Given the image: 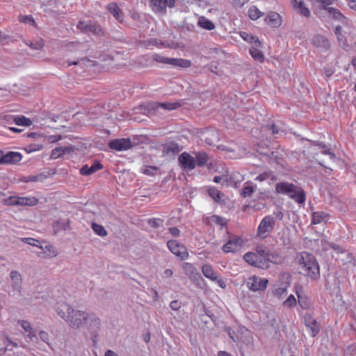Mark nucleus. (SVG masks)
I'll return each instance as SVG.
<instances>
[{
  "label": "nucleus",
  "mask_w": 356,
  "mask_h": 356,
  "mask_svg": "<svg viewBox=\"0 0 356 356\" xmlns=\"http://www.w3.org/2000/svg\"><path fill=\"white\" fill-rule=\"evenodd\" d=\"M14 122L16 124L21 126H30L32 124V121L24 115L16 116Z\"/></svg>",
  "instance_id": "72a5a7b5"
},
{
  "label": "nucleus",
  "mask_w": 356,
  "mask_h": 356,
  "mask_svg": "<svg viewBox=\"0 0 356 356\" xmlns=\"http://www.w3.org/2000/svg\"><path fill=\"white\" fill-rule=\"evenodd\" d=\"M295 261L299 265L302 273L312 280H317L320 277V267L316 257L307 252H302L296 254Z\"/></svg>",
  "instance_id": "f03ea898"
},
{
  "label": "nucleus",
  "mask_w": 356,
  "mask_h": 356,
  "mask_svg": "<svg viewBox=\"0 0 356 356\" xmlns=\"http://www.w3.org/2000/svg\"><path fill=\"white\" fill-rule=\"evenodd\" d=\"M39 178H40L39 175H33V176L24 177L21 180L23 182L38 181L39 180Z\"/></svg>",
  "instance_id": "bf43d9fd"
},
{
  "label": "nucleus",
  "mask_w": 356,
  "mask_h": 356,
  "mask_svg": "<svg viewBox=\"0 0 356 356\" xmlns=\"http://www.w3.org/2000/svg\"><path fill=\"white\" fill-rule=\"evenodd\" d=\"M283 305L287 307H293L296 305V300L295 296L291 294L283 302Z\"/></svg>",
  "instance_id": "49530a36"
},
{
  "label": "nucleus",
  "mask_w": 356,
  "mask_h": 356,
  "mask_svg": "<svg viewBox=\"0 0 356 356\" xmlns=\"http://www.w3.org/2000/svg\"><path fill=\"white\" fill-rule=\"evenodd\" d=\"M266 24L273 28L281 26L282 19L280 15L276 12H270L264 19Z\"/></svg>",
  "instance_id": "aec40b11"
},
{
  "label": "nucleus",
  "mask_w": 356,
  "mask_h": 356,
  "mask_svg": "<svg viewBox=\"0 0 356 356\" xmlns=\"http://www.w3.org/2000/svg\"><path fill=\"white\" fill-rule=\"evenodd\" d=\"M328 215L326 213L324 212H314L313 213V217H312V223L319 224L323 221H326L327 219Z\"/></svg>",
  "instance_id": "c756f323"
},
{
  "label": "nucleus",
  "mask_w": 356,
  "mask_h": 356,
  "mask_svg": "<svg viewBox=\"0 0 356 356\" xmlns=\"http://www.w3.org/2000/svg\"><path fill=\"white\" fill-rule=\"evenodd\" d=\"M108 10L109 12L114 16V17L119 21L120 22H122L123 21V14L120 8L118 7L117 3H111L107 6Z\"/></svg>",
  "instance_id": "bb28decb"
},
{
  "label": "nucleus",
  "mask_w": 356,
  "mask_h": 356,
  "mask_svg": "<svg viewBox=\"0 0 356 356\" xmlns=\"http://www.w3.org/2000/svg\"><path fill=\"white\" fill-rule=\"evenodd\" d=\"M243 241L239 237L231 238L222 248L225 252H235L242 246Z\"/></svg>",
  "instance_id": "dca6fc26"
},
{
  "label": "nucleus",
  "mask_w": 356,
  "mask_h": 356,
  "mask_svg": "<svg viewBox=\"0 0 356 356\" xmlns=\"http://www.w3.org/2000/svg\"><path fill=\"white\" fill-rule=\"evenodd\" d=\"M169 232L175 237H177L180 235V230L177 227H170Z\"/></svg>",
  "instance_id": "e2e57ef3"
},
{
  "label": "nucleus",
  "mask_w": 356,
  "mask_h": 356,
  "mask_svg": "<svg viewBox=\"0 0 356 356\" xmlns=\"http://www.w3.org/2000/svg\"><path fill=\"white\" fill-rule=\"evenodd\" d=\"M249 52H250V55L252 56V57L255 60H257L259 63H263L264 61V56L262 51L260 49H259L257 47L252 46L249 49Z\"/></svg>",
  "instance_id": "c85d7f7f"
},
{
  "label": "nucleus",
  "mask_w": 356,
  "mask_h": 356,
  "mask_svg": "<svg viewBox=\"0 0 356 356\" xmlns=\"http://www.w3.org/2000/svg\"><path fill=\"white\" fill-rule=\"evenodd\" d=\"M211 221L214 222L216 225H220L222 227L225 226L227 224V221L225 218L219 216H212L211 217Z\"/></svg>",
  "instance_id": "79ce46f5"
},
{
  "label": "nucleus",
  "mask_w": 356,
  "mask_h": 356,
  "mask_svg": "<svg viewBox=\"0 0 356 356\" xmlns=\"http://www.w3.org/2000/svg\"><path fill=\"white\" fill-rule=\"evenodd\" d=\"M195 159L196 161V164L198 166H204L207 162L209 161V156L204 152H195Z\"/></svg>",
  "instance_id": "cd10ccee"
},
{
  "label": "nucleus",
  "mask_w": 356,
  "mask_h": 356,
  "mask_svg": "<svg viewBox=\"0 0 356 356\" xmlns=\"http://www.w3.org/2000/svg\"><path fill=\"white\" fill-rule=\"evenodd\" d=\"M268 283L267 279L253 275L248 278L247 281V286L252 291H264Z\"/></svg>",
  "instance_id": "1a4fd4ad"
},
{
  "label": "nucleus",
  "mask_w": 356,
  "mask_h": 356,
  "mask_svg": "<svg viewBox=\"0 0 356 356\" xmlns=\"http://www.w3.org/2000/svg\"><path fill=\"white\" fill-rule=\"evenodd\" d=\"M314 3H318V6L320 8L326 10L328 13V9L330 5H332L333 3V0H312Z\"/></svg>",
  "instance_id": "a19ab883"
},
{
  "label": "nucleus",
  "mask_w": 356,
  "mask_h": 356,
  "mask_svg": "<svg viewBox=\"0 0 356 356\" xmlns=\"http://www.w3.org/2000/svg\"><path fill=\"white\" fill-rule=\"evenodd\" d=\"M314 145H318L320 147H321L323 149V153L325 154H328L331 159H335L334 154L333 152H330V149L326 145H325L324 143H321V142L315 141L314 143Z\"/></svg>",
  "instance_id": "4c0bfd02"
},
{
  "label": "nucleus",
  "mask_w": 356,
  "mask_h": 356,
  "mask_svg": "<svg viewBox=\"0 0 356 356\" xmlns=\"http://www.w3.org/2000/svg\"><path fill=\"white\" fill-rule=\"evenodd\" d=\"M100 57H102V58L101 59L102 60H113L115 59V56L113 54L101 55L99 56V58Z\"/></svg>",
  "instance_id": "69168bd1"
},
{
  "label": "nucleus",
  "mask_w": 356,
  "mask_h": 356,
  "mask_svg": "<svg viewBox=\"0 0 356 356\" xmlns=\"http://www.w3.org/2000/svg\"><path fill=\"white\" fill-rule=\"evenodd\" d=\"M173 275V271L171 269H166L163 272V277L165 278L171 277Z\"/></svg>",
  "instance_id": "338daca9"
},
{
  "label": "nucleus",
  "mask_w": 356,
  "mask_h": 356,
  "mask_svg": "<svg viewBox=\"0 0 356 356\" xmlns=\"http://www.w3.org/2000/svg\"><path fill=\"white\" fill-rule=\"evenodd\" d=\"M157 170V167L155 166H146L143 172L147 175L154 176Z\"/></svg>",
  "instance_id": "864d4df0"
},
{
  "label": "nucleus",
  "mask_w": 356,
  "mask_h": 356,
  "mask_svg": "<svg viewBox=\"0 0 356 356\" xmlns=\"http://www.w3.org/2000/svg\"><path fill=\"white\" fill-rule=\"evenodd\" d=\"M83 325H86L88 329L91 330L98 328L100 325V319L93 313H86Z\"/></svg>",
  "instance_id": "6ab92c4d"
},
{
  "label": "nucleus",
  "mask_w": 356,
  "mask_h": 356,
  "mask_svg": "<svg viewBox=\"0 0 356 356\" xmlns=\"http://www.w3.org/2000/svg\"><path fill=\"white\" fill-rule=\"evenodd\" d=\"M245 184L246 185L243 187L242 192H241V195L243 197H247L250 196L254 190V188L252 183L247 182Z\"/></svg>",
  "instance_id": "e433bc0d"
},
{
  "label": "nucleus",
  "mask_w": 356,
  "mask_h": 356,
  "mask_svg": "<svg viewBox=\"0 0 356 356\" xmlns=\"http://www.w3.org/2000/svg\"><path fill=\"white\" fill-rule=\"evenodd\" d=\"M304 319L306 327L309 330L311 337H316L320 332L319 324L311 314H306Z\"/></svg>",
  "instance_id": "2eb2a0df"
},
{
  "label": "nucleus",
  "mask_w": 356,
  "mask_h": 356,
  "mask_svg": "<svg viewBox=\"0 0 356 356\" xmlns=\"http://www.w3.org/2000/svg\"><path fill=\"white\" fill-rule=\"evenodd\" d=\"M198 24L202 28L209 31L213 30L215 28L214 24L204 17H202L199 19Z\"/></svg>",
  "instance_id": "2f4dec72"
},
{
  "label": "nucleus",
  "mask_w": 356,
  "mask_h": 356,
  "mask_svg": "<svg viewBox=\"0 0 356 356\" xmlns=\"http://www.w3.org/2000/svg\"><path fill=\"white\" fill-rule=\"evenodd\" d=\"M291 3L294 8H296L298 13L305 16V17H309L310 15V11L308 9V8L305 6V3L303 1H297V0H293L291 1Z\"/></svg>",
  "instance_id": "a878e982"
},
{
  "label": "nucleus",
  "mask_w": 356,
  "mask_h": 356,
  "mask_svg": "<svg viewBox=\"0 0 356 356\" xmlns=\"http://www.w3.org/2000/svg\"><path fill=\"white\" fill-rule=\"evenodd\" d=\"M181 106L179 102H150L142 106L141 111L147 112V115H162L166 111H173Z\"/></svg>",
  "instance_id": "20e7f679"
},
{
  "label": "nucleus",
  "mask_w": 356,
  "mask_h": 356,
  "mask_svg": "<svg viewBox=\"0 0 356 356\" xmlns=\"http://www.w3.org/2000/svg\"><path fill=\"white\" fill-rule=\"evenodd\" d=\"M270 176H273L271 172H264L258 175L256 177V180H258L259 181H264L268 179Z\"/></svg>",
  "instance_id": "13d9d810"
},
{
  "label": "nucleus",
  "mask_w": 356,
  "mask_h": 356,
  "mask_svg": "<svg viewBox=\"0 0 356 356\" xmlns=\"http://www.w3.org/2000/svg\"><path fill=\"white\" fill-rule=\"evenodd\" d=\"M152 9L157 13L164 14L166 12V7L173 8L175 0H149Z\"/></svg>",
  "instance_id": "4468645a"
},
{
  "label": "nucleus",
  "mask_w": 356,
  "mask_h": 356,
  "mask_svg": "<svg viewBox=\"0 0 356 356\" xmlns=\"http://www.w3.org/2000/svg\"><path fill=\"white\" fill-rule=\"evenodd\" d=\"M267 248L260 245L256 248V252H247L244 254L245 261L249 264L261 269H268L266 265Z\"/></svg>",
  "instance_id": "39448f33"
},
{
  "label": "nucleus",
  "mask_w": 356,
  "mask_h": 356,
  "mask_svg": "<svg viewBox=\"0 0 356 356\" xmlns=\"http://www.w3.org/2000/svg\"><path fill=\"white\" fill-rule=\"evenodd\" d=\"M270 129L272 131V134L273 135H280L281 133L284 132V131L280 129V127L278 125L275 124H273L270 126Z\"/></svg>",
  "instance_id": "4d7b16f0"
},
{
  "label": "nucleus",
  "mask_w": 356,
  "mask_h": 356,
  "mask_svg": "<svg viewBox=\"0 0 356 356\" xmlns=\"http://www.w3.org/2000/svg\"><path fill=\"white\" fill-rule=\"evenodd\" d=\"M92 228L93 231L95 232V234L100 236H105L107 235V232L102 225H100L95 222H92Z\"/></svg>",
  "instance_id": "c9c22d12"
},
{
  "label": "nucleus",
  "mask_w": 356,
  "mask_h": 356,
  "mask_svg": "<svg viewBox=\"0 0 356 356\" xmlns=\"http://www.w3.org/2000/svg\"><path fill=\"white\" fill-rule=\"evenodd\" d=\"M170 307L172 310L177 311L181 307V302L178 300H173L170 302Z\"/></svg>",
  "instance_id": "052dcab7"
},
{
  "label": "nucleus",
  "mask_w": 356,
  "mask_h": 356,
  "mask_svg": "<svg viewBox=\"0 0 356 356\" xmlns=\"http://www.w3.org/2000/svg\"><path fill=\"white\" fill-rule=\"evenodd\" d=\"M92 22H79L77 28L84 32H89L90 29V26H91Z\"/></svg>",
  "instance_id": "de8ad7c7"
},
{
  "label": "nucleus",
  "mask_w": 356,
  "mask_h": 356,
  "mask_svg": "<svg viewBox=\"0 0 356 356\" xmlns=\"http://www.w3.org/2000/svg\"><path fill=\"white\" fill-rule=\"evenodd\" d=\"M42 148V145L40 144H31L26 148V150L27 152H31L33 151L40 150Z\"/></svg>",
  "instance_id": "6e6d98bb"
},
{
  "label": "nucleus",
  "mask_w": 356,
  "mask_h": 356,
  "mask_svg": "<svg viewBox=\"0 0 356 356\" xmlns=\"http://www.w3.org/2000/svg\"><path fill=\"white\" fill-rule=\"evenodd\" d=\"M41 251L42 252H37V255L41 258H50L57 255L56 249L45 242H42Z\"/></svg>",
  "instance_id": "a211bd4d"
},
{
  "label": "nucleus",
  "mask_w": 356,
  "mask_h": 356,
  "mask_svg": "<svg viewBox=\"0 0 356 356\" xmlns=\"http://www.w3.org/2000/svg\"><path fill=\"white\" fill-rule=\"evenodd\" d=\"M334 70L332 68L330 67H325L324 68V74L326 76H330L333 74Z\"/></svg>",
  "instance_id": "774afa93"
},
{
  "label": "nucleus",
  "mask_w": 356,
  "mask_h": 356,
  "mask_svg": "<svg viewBox=\"0 0 356 356\" xmlns=\"http://www.w3.org/2000/svg\"><path fill=\"white\" fill-rule=\"evenodd\" d=\"M17 40L15 39H13L12 37L9 36L6 34H3L0 31V43L1 42H6V43H13L16 42Z\"/></svg>",
  "instance_id": "3c124183"
},
{
  "label": "nucleus",
  "mask_w": 356,
  "mask_h": 356,
  "mask_svg": "<svg viewBox=\"0 0 356 356\" xmlns=\"http://www.w3.org/2000/svg\"><path fill=\"white\" fill-rule=\"evenodd\" d=\"M103 165L99 161H95L92 163L91 166H88V165H84L79 170L80 173L82 175H90L97 172V170L102 169Z\"/></svg>",
  "instance_id": "5701e85b"
},
{
  "label": "nucleus",
  "mask_w": 356,
  "mask_h": 356,
  "mask_svg": "<svg viewBox=\"0 0 356 356\" xmlns=\"http://www.w3.org/2000/svg\"><path fill=\"white\" fill-rule=\"evenodd\" d=\"M19 19L21 22L35 25V20L31 15H20Z\"/></svg>",
  "instance_id": "8fccbe9b"
},
{
  "label": "nucleus",
  "mask_w": 356,
  "mask_h": 356,
  "mask_svg": "<svg viewBox=\"0 0 356 356\" xmlns=\"http://www.w3.org/2000/svg\"><path fill=\"white\" fill-rule=\"evenodd\" d=\"M167 246L172 254L179 257L181 260H186L188 258V253L186 248L177 241H168Z\"/></svg>",
  "instance_id": "6e6552de"
},
{
  "label": "nucleus",
  "mask_w": 356,
  "mask_h": 356,
  "mask_svg": "<svg viewBox=\"0 0 356 356\" xmlns=\"http://www.w3.org/2000/svg\"><path fill=\"white\" fill-rule=\"evenodd\" d=\"M240 35L244 40V41L248 43L260 44L259 38L251 33L243 31L240 33Z\"/></svg>",
  "instance_id": "7c9ffc66"
},
{
  "label": "nucleus",
  "mask_w": 356,
  "mask_h": 356,
  "mask_svg": "<svg viewBox=\"0 0 356 356\" xmlns=\"http://www.w3.org/2000/svg\"><path fill=\"white\" fill-rule=\"evenodd\" d=\"M163 222V220L161 218H152L149 219L147 221L148 225L154 228H159L162 226Z\"/></svg>",
  "instance_id": "37998d69"
},
{
  "label": "nucleus",
  "mask_w": 356,
  "mask_h": 356,
  "mask_svg": "<svg viewBox=\"0 0 356 356\" xmlns=\"http://www.w3.org/2000/svg\"><path fill=\"white\" fill-rule=\"evenodd\" d=\"M178 161L184 170H192L195 169L196 165L195 158L186 152L179 156Z\"/></svg>",
  "instance_id": "ddd939ff"
},
{
  "label": "nucleus",
  "mask_w": 356,
  "mask_h": 356,
  "mask_svg": "<svg viewBox=\"0 0 356 356\" xmlns=\"http://www.w3.org/2000/svg\"><path fill=\"white\" fill-rule=\"evenodd\" d=\"M61 138V136L60 135H52L48 136V141L49 143H55L56 141H58Z\"/></svg>",
  "instance_id": "0e129e2a"
},
{
  "label": "nucleus",
  "mask_w": 356,
  "mask_h": 356,
  "mask_svg": "<svg viewBox=\"0 0 356 356\" xmlns=\"http://www.w3.org/2000/svg\"><path fill=\"white\" fill-rule=\"evenodd\" d=\"M328 13L335 19H340V18L343 17L341 13L337 8H329Z\"/></svg>",
  "instance_id": "09e8293b"
},
{
  "label": "nucleus",
  "mask_w": 356,
  "mask_h": 356,
  "mask_svg": "<svg viewBox=\"0 0 356 356\" xmlns=\"http://www.w3.org/2000/svg\"><path fill=\"white\" fill-rule=\"evenodd\" d=\"M249 0H233V3L236 8H241Z\"/></svg>",
  "instance_id": "680f3d73"
},
{
  "label": "nucleus",
  "mask_w": 356,
  "mask_h": 356,
  "mask_svg": "<svg viewBox=\"0 0 356 356\" xmlns=\"http://www.w3.org/2000/svg\"><path fill=\"white\" fill-rule=\"evenodd\" d=\"M185 275L190 277L193 274L197 272L196 268L190 263H184L182 266Z\"/></svg>",
  "instance_id": "58836bf2"
},
{
  "label": "nucleus",
  "mask_w": 356,
  "mask_h": 356,
  "mask_svg": "<svg viewBox=\"0 0 356 356\" xmlns=\"http://www.w3.org/2000/svg\"><path fill=\"white\" fill-rule=\"evenodd\" d=\"M191 281L195 282L197 286L201 285V282H204L203 278L202 277L201 275L198 272H195L194 274H193L190 277H188Z\"/></svg>",
  "instance_id": "c03bdc74"
},
{
  "label": "nucleus",
  "mask_w": 356,
  "mask_h": 356,
  "mask_svg": "<svg viewBox=\"0 0 356 356\" xmlns=\"http://www.w3.org/2000/svg\"><path fill=\"white\" fill-rule=\"evenodd\" d=\"M74 152L72 146L57 147L52 149L51 153V159H58L65 154H70Z\"/></svg>",
  "instance_id": "b1692460"
},
{
  "label": "nucleus",
  "mask_w": 356,
  "mask_h": 356,
  "mask_svg": "<svg viewBox=\"0 0 356 356\" xmlns=\"http://www.w3.org/2000/svg\"><path fill=\"white\" fill-rule=\"evenodd\" d=\"M108 147L116 151H124L131 148L133 147V144L129 138H122L111 140L108 143Z\"/></svg>",
  "instance_id": "f8f14e48"
},
{
  "label": "nucleus",
  "mask_w": 356,
  "mask_h": 356,
  "mask_svg": "<svg viewBox=\"0 0 356 356\" xmlns=\"http://www.w3.org/2000/svg\"><path fill=\"white\" fill-rule=\"evenodd\" d=\"M56 312L59 316L71 327L79 329L83 326L84 319L86 316V312L75 309L65 302L58 303Z\"/></svg>",
  "instance_id": "f257e3e1"
},
{
  "label": "nucleus",
  "mask_w": 356,
  "mask_h": 356,
  "mask_svg": "<svg viewBox=\"0 0 356 356\" xmlns=\"http://www.w3.org/2000/svg\"><path fill=\"white\" fill-rule=\"evenodd\" d=\"M22 241L24 242H25L26 243L29 244V245H31L32 246H35V247H38L39 246V245L40 243H42L41 241H38V240H36L35 238H24L22 239Z\"/></svg>",
  "instance_id": "603ef678"
},
{
  "label": "nucleus",
  "mask_w": 356,
  "mask_h": 356,
  "mask_svg": "<svg viewBox=\"0 0 356 356\" xmlns=\"http://www.w3.org/2000/svg\"><path fill=\"white\" fill-rule=\"evenodd\" d=\"M181 148L179 145L174 141L169 142L162 145V155L175 156L180 151Z\"/></svg>",
  "instance_id": "f3484780"
},
{
  "label": "nucleus",
  "mask_w": 356,
  "mask_h": 356,
  "mask_svg": "<svg viewBox=\"0 0 356 356\" xmlns=\"http://www.w3.org/2000/svg\"><path fill=\"white\" fill-rule=\"evenodd\" d=\"M284 257L281 256L280 254L275 252H272L267 249L266 265L268 266V268H269L270 267V263L274 264H281L284 263Z\"/></svg>",
  "instance_id": "412c9836"
},
{
  "label": "nucleus",
  "mask_w": 356,
  "mask_h": 356,
  "mask_svg": "<svg viewBox=\"0 0 356 356\" xmlns=\"http://www.w3.org/2000/svg\"><path fill=\"white\" fill-rule=\"evenodd\" d=\"M275 225V220L273 216H265L259 225L257 236L261 239L266 238L274 229Z\"/></svg>",
  "instance_id": "423d86ee"
},
{
  "label": "nucleus",
  "mask_w": 356,
  "mask_h": 356,
  "mask_svg": "<svg viewBox=\"0 0 356 356\" xmlns=\"http://www.w3.org/2000/svg\"><path fill=\"white\" fill-rule=\"evenodd\" d=\"M10 205H20L32 207L38 204L39 200L35 197H11L7 200Z\"/></svg>",
  "instance_id": "9d476101"
},
{
  "label": "nucleus",
  "mask_w": 356,
  "mask_h": 356,
  "mask_svg": "<svg viewBox=\"0 0 356 356\" xmlns=\"http://www.w3.org/2000/svg\"><path fill=\"white\" fill-rule=\"evenodd\" d=\"M202 271L207 278L210 279L212 281L216 282L220 287L225 289L226 284L218 275V274L213 270L211 266L209 264H204L202 267Z\"/></svg>",
  "instance_id": "9b49d317"
},
{
  "label": "nucleus",
  "mask_w": 356,
  "mask_h": 356,
  "mask_svg": "<svg viewBox=\"0 0 356 356\" xmlns=\"http://www.w3.org/2000/svg\"><path fill=\"white\" fill-rule=\"evenodd\" d=\"M152 60L158 63L168 64L176 67L188 68L191 65V62L189 60L168 58L157 54L152 55Z\"/></svg>",
  "instance_id": "0eeeda50"
},
{
  "label": "nucleus",
  "mask_w": 356,
  "mask_h": 356,
  "mask_svg": "<svg viewBox=\"0 0 356 356\" xmlns=\"http://www.w3.org/2000/svg\"><path fill=\"white\" fill-rule=\"evenodd\" d=\"M275 192L278 194L288 195L296 202L302 204L306 200L305 191L300 186L292 183L282 181L277 183L275 185Z\"/></svg>",
  "instance_id": "7ed1b4c3"
},
{
  "label": "nucleus",
  "mask_w": 356,
  "mask_h": 356,
  "mask_svg": "<svg viewBox=\"0 0 356 356\" xmlns=\"http://www.w3.org/2000/svg\"><path fill=\"white\" fill-rule=\"evenodd\" d=\"M21 325L26 332H30V334H29V337L31 339H32V337H36L35 334L32 333V327L28 321H22L21 323Z\"/></svg>",
  "instance_id": "a18cd8bd"
},
{
  "label": "nucleus",
  "mask_w": 356,
  "mask_h": 356,
  "mask_svg": "<svg viewBox=\"0 0 356 356\" xmlns=\"http://www.w3.org/2000/svg\"><path fill=\"white\" fill-rule=\"evenodd\" d=\"M13 281L12 286L13 289L18 293L21 292L22 279L21 274L17 270H12L10 274Z\"/></svg>",
  "instance_id": "4be33fe9"
},
{
  "label": "nucleus",
  "mask_w": 356,
  "mask_h": 356,
  "mask_svg": "<svg viewBox=\"0 0 356 356\" xmlns=\"http://www.w3.org/2000/svg\"><path fill=\"white\" fill-rule=\"evenodd\" d=\"M3 163H16L19 162L22 160V155L19 152H8L6 154L3 156Z\"/></svg>",
  "instance_id": "393cba45"
},
{
  "label": "nucleus",
  "mask_w": 356,
  "mask_h": 356,
  "mask_svg": "<svg viewBox=\"0 0 356 356\" xmlns=\"http://www.w3.org/2000/svg\"><path fill=\"white\" fill-rule=\"evenodd\" d=\"M208 193L212 199L216 202H219L220 201L221 193L216 189V188H210L208 189Z\"/></svg>",
  "instance_id": "ea45409f"
},
{
  "label": "nucleus",
  "mask_w": 356,
  "mask_h": 356,
  "mask_svg": "<svg viewBox=\"0 0 356 356\" xmlns=\"http://www.w3.org/2000/svg\"><path fill=\"white\" fill-rule=\"evenodd\" d=\"M248 15L251 19L256 20L264 15L256 6H252L248 10Z\"/></svg>",
  "instance_id": "473e14b6"
},
{
  "label": "nucleus",
  "mask_w": 356,
  "mask_h": 356,
  "mask_svg": "<svg viewBox=\"0 0 356 356\" xmlns=\"http://www.w3.org/2000/svg\"><path fill=\"white\" fill-rule=\"evenodd\" d=\"M327 42L326 38L323 35H316L314 38V44H324Z\"/></svg>",
  "instance_id": "5fc2aeb1"
},
{
  "label": "nucleus",
  "mask_w": 356,
  "mask_h": 356,
  "mask_svg": "<svg viewBox=\"0 0 356 356\" xmlns=\"http://www.w3.org/2000/svg\"><path fill=\"white\" fill-rule=\"evenodd\" d=\"M90 29L89 32H91L95 35L102 36L104 33L102 27L96 22H92L91 26H90Z\"/></svg>",
  "instance_id": "f704fd0d"
}]
</instances>
